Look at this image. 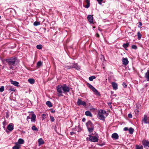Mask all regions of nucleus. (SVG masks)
Segmentation results:
<instances>
[{
	"mask_svg": "<svg viewBox=\"0 0 149 149\" xmlns=\"http://www.w3.org/2000/svg\"><path fill=\"white\" fill-rule=\"evenodd\" d=\"M96 77L94 76H92L89 78V79L90 81H93V80L95 79Z\"/></svg>",
	"mask_w": 149,
	"mask_h": 149,
	"instance_id": "obj_30",
	"label": "nucleus"
},
{
	"mask_svg": "<svg viewBox=\"0 0 149 149\" xmlns=\"http://www.w3.org/2000/svg\"><path fill=\"white\" fill-rule=\"evenodd\" d=\"M137 36H138V38L139 40H140L141 39V37L142 35L139 32H138L137 33Z\"/></svg>",
	"mask_w": 149,
	"mask_h": 149,
	"instance_id": "obj_31",
	"label": "nucleus"
},
{
	"mask_svg": "<svg viewBox=\"0 0 149 149\" xmlns=\"http://www.w3.org/2000/svg\"><path fill=\"white\" fill-rule=\"evenodd\" d=\"M118 137L119 136L118 134L116 133H114L111 136L112 138L115 140L118 139Z\"/></svg>",
	"mask_w": 149,
	"mask_h": 149,
	"instance_id": "obj_13",
	"label": "nucleus"
},
{
	"mask_svg": "<svg viewBox=\"0 0 149 149\" xmlns=\"http://www.w3.org/2000/svg\"><path fill=\"white\" fill-rule=\"evenodd\" d=\"M136 111L137 112H139V111H138V110H137Z\"/></svg>",
	"mask_w": 149,
	"mask_h": 149,
	"instance_id": "obj_60",
	"label": "nucleus"
},
{
	"mask_svg": "<svg viewBox=\"0 0 149 149\" xmlns=\"http://www.w3.org/2000/svg\"><path fill=\"white\" fill-rule=\"evenodd\" d=\"M55 112V110H52V111H51V112L53 113H54Z\"/></svg>",
	"mask_w": 149,
	"mask_h": 149,
	"instance_id": "obj_56",
	"label": "nucleus"
},
{
	"mask_svg": "<svg viewBox=\"0 0 149 149\" xmlns=\"http://www.w3.org/2000/svg\"><path fill=\"white\" fill-rule=\"evenodd\" d=\"M7 128L9 131H11L14 129V125L12 123H10L8 126Z\"/></svg>",
	"mask_w": 149,
	"mask_h": 149,
	"instance_id": "obj_6",
	"label": "nucleus"
},
{
	"mask_svg": "<svg viewBox=\"0 0 149 149\" xmlns=\"http://www.w3.org/2000/svg\"><path fill=\"white\" fill-rule=\"evenodd\" d=\"M66 68L67 69H70L72 68H76V69H77L78 67L77 66V64L75 63V64H74L72 65H71L70 66H66Z\"/></svg>",
	"mask_w": 149,
	"mask_h": 149,
	"instance_id": "obj_8",
	"label": "nucleus"
},
{
	"mask_svg": "<svg viewBox=\"0 0 149 149\" xmlns=\"http://www.w3.org/2000/svg\"><path fill=\"white\" fill-rule=\"evenodd\" d=\"M96 36L97 37H99V35L98 34V33H97L96 34Z\"/></svg>",
	"mask_w": 149,
	"mask_h": 149,
	"instance_id": "obj_53",
	"label": "nucleus"
},
{
	"mask_svg": "<svg viewBox=\"0 0 149 149\" xmlns=\"http://www.w3.org/2000/svg\"><path fill=\"white\" fill-rule=\"evenodd\" d=\"M46 116V115L44 114H43L42 115V117L43 118H45V116Z\"/></svg>",
	"mask_w": 149,
	"mask_h": 149,
	"instance_id": "obj_47",
	"label": "nucleus"
},
{
	"mask_svg": "<svg viewBox=\"0 0 149 149\" xmlns=\"http://www.w3.org/2000/svg\"><path fill=\"white\" fill-rule=\"evenodd\" d=\"M147 86V85H146V86Z\"/></svg>",
	"mask_w": 149,
	"mask_h": 149,
	"instance_id": "obj_63",
	"label": "nucleus"
},
{
	"mask_svg": "<svg viewBox=\"0 0 149 149\" xmlns=\"http://www.w3.org/2000/svg\"><path fill=\"white\" fill-rule=\"evenodd\" d=\"M20 147V144L16 143V145L13 148V149H19Z\"/></svg>",
	"mask_w": 149,
	"mask_h": 149,
	"instance_id": "obj_21",
	"label": "nucleus"
},
{
	"mask_svg": "<svg viewBox=\"0 0 149 149\" xmlns=\"http://www.w3.org/2000/svg\"><path fill=\"white\" fill-rule=\"evenodd\" d=\"M77 103L78 106L82 105L84 106H86V103L84 101H82L80 98L78 99Z\"/></svg>",
	"mask_w": 149,
	"mask_h": 149,
	"instance_id": "obj_5",
	"label": "nucleus"
},
{
	"mask_svg": "<svg viewBox=\"0 0 149 149\" xmlns=\"http://www.w3.org/2000/svg\"><path fill=\"white\" fill-rule=\"evenodd\" d=\"M93 91L95 93V94L98 96L100 95V94L98 92L97 89H96L94 87L92 89Z\"/></svg>",
	"mask_w": 149,
	"mask_h": 149,
	"instance_id": "obj_15",
	"label": "nucleus"
},
{
	"mask_svg": "<svg viewBox=\"0 0 149 149\" xmlns=\"http://www.w3.org/2000/svg\"><path fill=\"white\" fill-rule=\"evenodd\" d=\"M6 132H8L7 131V130H6Z\"/></svg>",
	"mask_w": 149,
	"mask_h": 149,
	"instance_id": "obj_64",
	"label": "nucleus"
},
{
	"mask_svg": "<svg viewBox=\"0 0 149 149\" xmlns=\"http://www.w3.org/2000/svg\"><path fill=\"white\" fill-rule=\"evenodd\" d=\"M86 2L87 3L86 5L85 6V8H88L90 6V1L89 0H86Z\"/></svg>",
	"mask_w": 149,
	"mask_h": 149,
	"instance_id": "obj_22",
	"label": "nucleus"
},
{
	"mask_svg": "<svg viewBox=\"0 0 149 149\" xmlns=\"http://www.w3.org/2000/svg\"><path fill=\"white\" fill-rule=\"evenodd\" d=\"M98 1V3L100 4H102V2L103 1V0H97Z\"/></svg>",
	"mask_w": 149,
	"mask_h": 149,
	"instance_id": "obj_43",
	"label": "nucleus"
},
{
	"mask_svg": "<svg viewBox=\"0 0 149 149\" xmlns=\"http://www.w3.org/2000/svg\"><path fill=\"white\" fill-rule=\"evenodd\" d=\"M113 96H117V95L116 94H114L113 95Z\"/></svg>",
	"mask_w": 149,
	"mask_h": 149,
	"instance_id": "obj_58",
	"label": "nucleus"
},
{
	"mask_svg": "<svg viewBox=\"0 0 149 149\" xmlns=\"http://www.w3.org/2000/svg\"><path fill=\"white\" fill-rule=\"evenodd\" d=\"M143 144L144 147L146 148L147 147H149V141L148 140H144L142 142Z\"/></svg>",
	"mask_w": 149,
	"mask_h": 149,
	"instance_id": "obj_12",
	"label": "nucleus"
},
{
	"mask_svg": "<svg viewBox=\"0 0 149 149\" xmlns=\"http://www.w3.org/2000/svg\"><path fill=\"white\" fill-rule=\"evenodd\" d=\"M87 85L88 86L91 90L94 87L92 85H91L89 83H88L87 84Z\"/></svg>",
	"mask_w": 149,
	"mask_h": 149,
	"instance_id": "obj_37",
	"label": "nucleus"
},
{
	"mask_svg": "<svg viewBox=\"0 0 149 149\" xmlns=\"http://www.w3.org/2000/svg\"><path fill=\"white\" fill-rule=\"evenodd\" d=\"M86 120V119L85 118H83L82 120V121L83 122H84Z\"/></svg>",
	"mask_w": 149,
	"mask_h": 149,
	"instance_id": "obj_51",
	"label": "nucleus"
},
{
	"mask_svg": "<svg viewBox=\"0 0 149 149\" xmlns=\"http://www.w3.org/2000/svg\"><path fill=\"white\" fill-rule=\"evenodd\" d=\"M126 50H127V49H126H126H125Z\"/></svg>",
	"mask_w": 149,
	"mask_h": 149,
	"instance_id": "obj_61",
	"label": "nucleus"
},
{
	"mask_svg": "<svg viewBox=\"0 0 149 149\" xmlns=\"http://www.w3.org/2000/svg\"><path fill=\"white\" fill-rule=\"evenodd\" d=\"M46 104L49 107H52V105L51 102L49 101H47L46 102Z\"/></svg>",
	"mask_w": 149,
	"mask_h": 149,
	"instance_id": "obj_24",
	"label": "nucleus"
},
{
	"mask_svg": "<svg viewBox=\"0 0 149 149\" xmlns=\"http://www.w3.org/2000/svg\"><path fill=\"white\" fill-rule=\"evenodd\" d=\"M124 88H126L127 86V85L124 82L122 84Z\"/></svg>",
	"mask_w": 149,
	"mask_h": 149,
	"instance_id": "obj_41",
	"label": "nucleus"
},
{
	"mask_svg": "<svg viewBox=\"0 0 149 149\" xmlns=\"http://www.w3.org/2000/svg\"><path fill=\"white\" fill-rule=\"evenodd\" d=\"M98 113H101L102 115L106 113V111L103 110H101L98 112Z\"/></svg>",
	"mask_w": 149,
	"mask_h": 149,
	"instance_id": "obj_33",
	"label": "nucleus"
},
{
	"mask_svg": "<svg viewBox=\"0 0 149 149\" xmlns=\"http://www.w3.org/2000/svg\"><path fill=\"white\" fill-rule=\"evenodd\" d=\"M111 84L113 90H116L118 89V85L116 83L113 82L111 83Z\"/></svg>",
	"mask_w": 149,
	"mask_h": 149,
	"instance_id": "obj_11",
	"label": "nucleus"
},
{
	"mask_svg": "<svg viewBox=\"0 0 149 149\" xmlns=\"http://www.w3.org/2000/svg\"><path fill=\"white\" fill-rule=\"evenodd\" d=\"M62 90L64 93L69 92L70 91L69 87L67 86H63Z\"/></svg>",
	"mask_w": 149,
	"mask_h": 149,
	"instance_id": "obj_10",
	"label": "nucleus"
},
{
	"mask_svg": "<svg viewBox=\"0 0 149 149\" xmlns=\"http://www.w3.org/2000/svg\"><path fill=\"white\" fill-rule=\"evenodd\" d=\"M132 48L133 49H136L137 48V47L135 45H133L132 46Z\"/></svg>",
	"mask_w": 149,
	"mask_h": 149,
	"instance_id": "obj_40",
	"label": "nucleus"
},
{
	"mask_svg": "<svg viewBox=\"0 0 149 149\" xmlns=\"http://www.w3.org/2000/svg\"><path fill=\"white\" fill-rule=\"evenodd\" d=\"M87 19L89 22L92 24L93 22V17L91 15H89L87 16Z\"/></svg>",
	"mask_w": 149,
	"mask_h": 149,
	"instance_id": "obj_9",
	"label": "nucleus"
},
{
	"mask_svg": "<svg viewBox=\"0 0 149 149\" xmlns=\"http://www.w3.org/2000/svg\"><path fill=\"white\" fill-rule=\"evenodd\" d=\"M24 143V140L22 139H19L18 140V143L20 144H23Z\"/></svg>",
	"mask_w": 149,
	"mask_h": 149,
	"instance_id": "obj_26",
	"label": "nucleus"
},
{
	"mask_svg": "<svg viewBox=\"0 0 149 149\" xmlns=\"http://www.w3.org/2000/svg\"><path fill=\"white\" fill-rule=\"evenodd\" d=\"M38 142L39 145L43 144L44 142L42 138H40L38 140Z\"/></svg>",
	"mask_w": 149,
	"mask_h": 149,
	"instance_id": "obj_20",
	"label": "nucleus"
},
{
	"mask_svg": "<svg viewBox=\"0 0 149 149\" xmlns=\"http://www.w3.org/2000/svg\"><path fill=\"white\" fill-rule=\"evenodd\" d=\"M128 130L129 131V133L130 134H132L133 133L134 131V129L132 127L130 128Z\"/></svg>",
	"mask_w": 149,
	"mask_h": 149,
	"instance_id": "obj_27",
	"label": "nucleus"
},
{
	"mask_svg": "<svg viewBox=\"0 0 149 149\" xmlns=\"http://www.w3.org/2000/svg\"><path fill=\"white\" fill-rule=\"evenodd\" d=\"M111 104V102H109L108 103V105L109 106H110Z\"/></svg>",
	"mask_w": 149,
	"mask_h": 149,
	"instance_id": "obj_54",
	"label": "nucleus"
},
{
	"mask_svg": "<svg viewBox=\"0 0 149 149\" xmlns=\"http://www.w3.org/2000/svg\"><path fill=\"white\" fill-rule=\"evenodd\" d=\"M3 125H6L7 123L6 120H5L2 123Z\"/></svg>",
	"mask_w": 149,
	"mask_h": 149,
	"instance_id": "obj_42",
	"label": "nucleus"
},
{
	"mask_svg": "<svg viewBox=\"0 0 149 149\" xmlns=\"http://www.w3.org/2000/svg\"><path fill=\"white\" fill-rule=\"evenodd\" d=\"M136 149H143V147L142 146H139L138 145H136Z\"/></svg>",
	"mask_w": 149,
	"mask_h": 149,
	"instance_id": "obj_35",
	"label": "nucleus"
},
{
	"mask_svg": "<svg viewBox=\"0 0 149 149\" xmlns=\"http://www.w3.org/2000/svg\"><path fill=\"white\" fill-rule=\"evenodd\" d=\"M86 125L89 133H91L93 131L94 129V126L90 120L88 121L86 123Z\"/></svg>",
	"mask_w": 149,
	"mask_h": 149,
	"instance_id": "obj_3",
	"label": "nucleus"
},
{
	"mask_svg": "<svg viewBox=\"0 0 149 149\" xmlns=\"http://www.w3.org/2000/svg\"><path fill=\"white\" fill-rule=\"evenodd\" d=\"M6 118H7L9 117V115L8 114V113L7 112L6 113Z\"/></svg>",
	"mask_w": 149,
	"mask_h": 149,
	"instance_id": "obj_50",
	"label": "nucleus"
},
{
	"mask_svg": "<svg viewBox=\"0 0 149 149\" xmlns=\"http://www.w3.org/2000/svg\"><path fill=\"white\" fill-rule=\"evenodd\" d=\"M9 90L10 91H14V92L15 91V90L13 88H10L9 89Z\"/></svg>",
	"mask_w": 149,
	"mask_h": 149,
	"instance_id": "obj_45",
	"label": "nucleus"
},
{
	"mask_svg": "<svg viewBox=\"0 0 149 149\" xmlns=\"http://www.w3.org/2000/svg\"><path fill=\"white\" fill-rule=\"evenodd\" d=\"M128 116L129 118H131L132 117V114L130 113L128 114Z\"/></svg>",
	"mask_w": 149,
	"mask_h": 149,
	"instance_id": "obj_44",
	"label": "nucleus"
},
{
	"mask_svg": "<svg viewBox=\"0 0 149 149\" xmlns=\"http://www.w3.org/2000/svg\"><path fill=\"white\" fill-rule=\"evenodd\" d=\"M124 130L125 131H126L128 130V128L127 127H125L124 128Z\"/></svg>",
	"mask_w": 149,
	"mask_h": 149,
	"instance_id": "obj_48",
	"label": "nucleus"
},
{
	"mask_svg": "<svg viewBox=\"0 0 149 149\" xmlns=\"http://www.w3.org/2000/svg\"><path fill=\"white\" fill-rule=\"evenodd\" d=\"M6 125H3V128H5V126Z\"/></svg>",
	"mask_w": 149,
	"mask_h": 149,
	"instance_id": "obj_57",
	"label": "nucleus"
},
{
	"mask_svg": "<svg viewBox=\"0 0 149 149\" xmlns=\"http://www.w3.org/2000/svg\"><path fill=\"white\" fill-rule=\"evenodd\" d=\"M29 82L31 84H33L35 83V80L33 79H29L28 80Z\"/></svg>",
	"mask_w": 149,
	"mask_h": 149,
	"instance_id": "obj_25",
	"label": "nucleus"
},
{
	"mask_svg": "<svg viewBox=\"0 0 149 149\" xmlns=\"http://www.w3.org/2000/svg\"><path fill=\"white\" fill-rule=\"evenodd\" d=\"M50 120H51V121H52V122H54V117L53 116H50Z\"/></svg>",
	"mask_w": 149,
	"mask_h": 149,
	"instance_id": "obj_39",
	"label": "nucleus"
},
{
	"mask_svg": "<svg viewBox=\"0 0 149 149\" xmlns=\"http://www.w3.org/2000/svg\"><path fill=\"white\" fill-rule=\"evenodd\" d=\"M40 22H39L35 21L33 23V25L35 26H37L40 25Z\"/></svg>",
	"mask_w": 149,
	"mask_h": 149,
	"instance_id": "obj_29",
	"label": "nucleus"
},
{
	"mask_svg": "<svg viewBox=\"0 0 149 149\" xmlns=\"http://www.w3.org/2000/svg\"><path fill=\"white\" fill-rule=\"evenodd\" d=\"M98 116L99 119L103 120H104L105 117L101 113H98Z\"/></svg>",
	"mask_w": 149,
	"mask_h": 149,
	"instance_id": "obj_16",
	"label": "nucleus"
},
{
	"mask_svg": "<svg viewBox=\"0 0 149 149\" xmlns=\"http://www.w3.org/2000/svg\"><path fill=\"white\" fill-rule=\"evenodd\" d=\"M1 16L0 15V19H1Z\"/></svg>",
	"mask_w": 149,
	"mask_h": 149,
	"instance_id": "obj_62",
	"label": "nucleus"
},
{
	"mask_svg": "<svg viewBox=\"0 0 149 149\" xmlns=\"http://www.w3.org/2000/svg\"><path fill=\"white\" fill-rule=\"evenodd\" d=\"M111 94H113V93H114V92H113V91H111Z\"/></svg>",
	"mask_w": 149,
	"mask_h": 149,
	"instance_id": "obj_55",
	"label": "nucleus"
},
{
	"mask_svg": "<svg viewBox=\"0 0 149 149\" xmlns=\"http://www.w3.org/2000/svg\"><path fill=\"white\" fill-rule=\"evenodd\" d=\"M74 133L73 132H70V134L71 135H73V134H74Z\"/></svg>",
	"mask_w": 149,
	"mask_h": 149,
	"instance_id": "obj_52",
	"label": "nucleus"
},
{
	"mask_svg": "<svg viewBox=\"0 0 149 149\" xmlns=\"http://www.w3.org/2000/svg\"><path fill=\"white\" fill-rule=\"evenodd\" d=\"M95 136H91V135H89L88 136H89V138L88 137L86 138V140L89 139V141L93 142H97L98 141L99 136L98 135V134L96 133V132H95Z\"/></svg>",
	"mask_w": 149,
	"mask_h": 149,
	"instance_id": "obj_2",
	"label": "nucleus"
},
{
	"mask_svg": "<svg viewBox=\"0 0 149 149\" xmlns=\"http://www.w3.org/2000/svg\"><path fill=\"white\" fill-rule=\"evenodd\" d=\"M42 64V63L41 61H38L37 64V66L39 67Z\"/></svg>",
	"mask_w": 149,
	"mask_h": 149,
	"instance_id": "obj_34",
	"label": "nucleus"
},
{
	"mask_svg": "<svg viewBox=\"0 0 149 149\" xmlns=\"http://www.w3.org/2000/svg\"><path fill=\"white\" fill-rule=\"evenodd\" d=\"M62 86L59 85L58 86L57 91L58 93V96H63L62 93Z\"/></svg>",
	"mask_w": 149,
	"mask_h": 149,
	"instance_id": "obj_4",
	"label": "nucleus"
},
{
	"mask_svg": "<svg viewBox=\"0 0 149 149\" xmlns=\"http://www.w3.org/2000/svg\"><path fill=\"white\" fill-rule=\"evenodd\" d=\"M6 61L9 66L10 68L13 70H14V66H15L19 62V59L15 57H12L7 59Z\"/></svg>",
	"mask_w": 149,
	"mask_h": 149,
	"instance_id": "obj_1",
	"label": "nucleus"
},
{
	"mask_svg": "<svg viewBox=\"0 0 149 149\" xmlns=\"http://www.w3.org/2000/svg\"><path fill=\"white\" fill-rule=\"evenodd\" d=\"M145 77L147 79V81H149V70L147 71V72L146 74Z\"/></svg>",
	"mask_w": 149,
	"mask_h": 149,
	"instance_id": "obj_23",
	"label": "nucleus"
},
{
	"mask_svg": "<svg viewBox=\"0 0 149 149\" xmlns=\"http://www.w3.org/2000/svg\"><path fill=\"white\" fill-rule=\"evenodd\" d=\"M148 120L147 116L146 115H145L144 116V118L143 119V120L144 121V123L145 124L149 123V119L148 120V121H147V120Z\"/></svg>",
	"mask_w": 149,
	"mask_h": 149,
	"instance_id": "obj_14",
	"label": "nucleus"
},
{
	"mask_svg": "<svg viewBox=\"0 0 149 149\" xmlns=\"http://www.w3.org/2000/svg\"><path fill=\"white\" fill-rule=\"evenodd\" d=\"M4 87L3 86H2L0 88V92H2L4 91Z\"/></svg>",
	"mask_w": 149,
	"mask_h": 149,
	"instance_id": "obj_38",
	"label": "nucleus"
},
{
	"mask_svg": "<svg viewBox=\"0 0 149 149\" xmlns=\"http://www.w3.org/2000/svg\"><path fill=\"white\" fill-rule=\"evenodd\" d=\"M33 130L36 131H38V129L36 127L35 125H33L31 128Z\"/></svg>",
	"mask_w": 149,
	"mask_h": 149,
	"instance_id": "obj_32",
	"label": "nucleus"
},
{
	"mask_svg": "<svg viewBox=\"0 0 149 149\" xmlns=\"http://www.w3.org/2000/svg\"><path fill=\"white\" fill-rule=\"evenodd\" d=\"M142 25V23L141 22H139V25L138 26L139 27H140Z\"/></svg>",
	"mask_w": 149,
	"mask_h": 149,
	"instance_id": "obj_46",
	"label": "nucleus"
},
{
	"mask_svg": "<svg viewBox=\"0 0 149 149\" xmlns=\"http://www.w3.org/2000/svg\"><path fill=\"white\" fill-rule=\"evenodd\" d=\"M30 117L29 116H27V121L28 120L30 119Z\"/></svg>",
	"mask_w": 149,
	"mask_h": 149,
	"instance_id": "obj_49",
	"label": "nucleus"
},
{
	"mask_svg": "<svg viewBox=\"0 0 149 149\" xmlns=\"http://www.w3.org/2000/svg\"><path fill=\"white\" fill-rule=\"evenodd\" d=\"M36 48L38 49H41L42 48V46L41 45H37L36 46Z\"/></svg>",
	"mask_w": 149,
	"mask_h": 149,
	"instance_id": "obj_36",
	"label": "nucleus"
},
{
	"mask_svg": "<svg viewBox=\"0 0 149 149\" xmlns=\"http://www.w3.org/2000/svg\"><path fill=\"white\" fill-rule=\"evenodd\" d=\"M36 116L35 114H33L31 115V121L35 122L36 121L35 120Z\"/></svg>",
	"mask_w": 149,
	"mask_h": 149,
	"instance_id": "obj_17",
	"label": "nucleus"
},
{
	"mask_svg": "<svg viewBox=\"0 0 149 149\" xmlns=\"http://www.w3.org/2000/svg\"><path fill=\"white\" fill-rule=\"evenodd\" d=\"M122 61L123 64L125 65H127L129 63V61L127 58H123L122 59Z\"/></svg>",
	"mask_w": 149,
	"mask_h": 149,
	"instance_id": "obj_7",
	"label": "nucleus"
},
{
	"mask_svg": "<svg viewBox=\"0 0 149 149\" xmlns=\"http://www.w3.org/2000/svg\"><path fill=\"white\" fill-rule=\"evenodd\" d=\"M94 134H93V133H92V134H91V136H92V135H94Z\"/></svg>",
	"mask_w": 149,
	"mask_h": 149,
	"instance_id": "obj_59",
	"label": "nucleus"
},
{
	"mask_svg": "<svg viewBox=\"0 0 149 149\" xmlns=\"http://www.w3.org/2000/svg\"><path fill=\"white\" fill-rule=\"evenodd\" d=\"M10 82L11 84H13L15 86H18L19 84L18 82L16 81H13L12 80H10Z\"/></svg>",
	"mask_w": 149,
	"mask_h": 149,
	"instance_id": "obj_18",
	"label": "nucleus"
},
{
	"mask_svg": "<svg viewBox=\"0 0 149 149\" xmlns=\"http://www.w3.org/2000/svg\"><path fill=\"white\" fill-rule=\"evenodd\" d=\"M85 114L87 116H89L91 117H92V114L91 112L88 111H86L85 112Z\"/></svg>",
	"mask_w": 149,
	"mask_h": 149,
	"instance_id": "obj_19",
	"label": "nucleus"
},
{
	"mask_svg": "<svg viewBox=\"0 0 149 149\" xmlns=\"http://www.w3.org/2000/svg\"><path fill=\"white\" fill-rule=\"evenodd\" d=\"M129 45V43H126L123 44V46L125 49H126V48L128 47Z\"/></svg>",
	"mask_w": 149,
	"mask_h": 149,
	"instance_id": "obj_28",
	"label": "nucleus"
}]
</instances>
